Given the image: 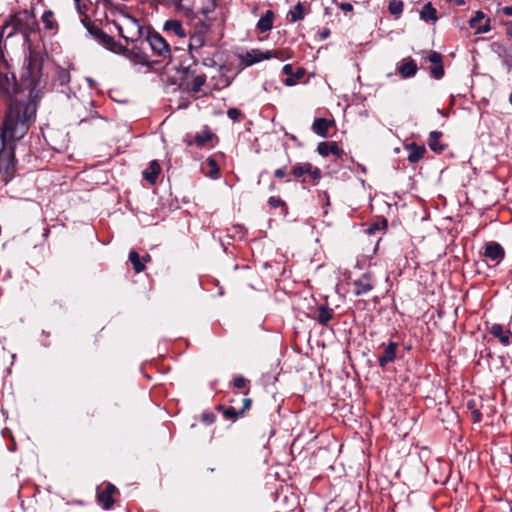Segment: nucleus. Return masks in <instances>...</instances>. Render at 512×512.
<instances>
[{
    "label": "nucleus",
    "instance_id": "nucleus-1",
    "mask_svg": "<svg viewBox=\"0 0 512 512\" xmlns=\"http://www.w3.org/2000/svg\"><path fill=\"white\" fill-rule=\"evenodd\" d=\"M43 64L42 53L29 45L20 75V88L25 93V98L14 100L13 104L7 108V113H15L20 117L35 121L42 90L47 83V76L43 73Z\"/></svg>",
    "mask_w": 512,
    "mask_h": 512
},
{
    "label": "nucleus",
    "instance_id": "nucleus-2",
    "mask_svg": "<svg viewBox=\"0 0 512 512\" xmlns=\"http://www.w3.org/2000/svg\"><path fill=\"white\" fill-rule=\"evenodd\" d=\"M34 121L20 117L15 113H5L0 129V178L3 182H10L17 172L15 157L16 141L22 139Z\"/></svg>",
    "mask_w": 512,
    "mask_h": 512
},
{
    "label": "nucleus",
    "instance_id": "nucleus-3",
    "mask_svg": "<svg viewBox=\"0 0 512 512\" xmlns=\"http://www.w3.org/2000/svg\"><path fill=\"white\" fill-rule=\"evenodd\" d=\"M39 29V23L33 11L22 10L16 12L5 20L1 32L0 39H9L16 34H21L24 41L30 45V36Z\"/></svg>",
    "mask_w": 512,
    "mask_h": 512
},
{
    "label": "nucleus",
    "instance_id": "nucleus-4",
    "mask_svg": "<svg viewBox=\"0 0 512 512\" xmlns=\"http://www.w3.org/2000/svg\"><path fill=\"white\" fill-rule=\"evenodd\" d=\"M14 72L10 70L7 60L0 55V97L9 100L8 108L14 100L25 98Z\"/></svg>",
    "mask_w": 512,
    "mask_h": 512
},
{
    "label": "nucleus",
    "instance_id": "nucleus-5",
    "mask_svg": "<svg viewBox=\"0 0 512 512\" xmlns=\"http://www.w3.org/2000/svg\"><path fill=\"white\" fill-rule=\"evenodd\" d=\"M177 71L180 81L179 86L187 92H199L206 82V75L197 73V59H194L193 65L180 66Z\"/></svg>",
    "mask_w": 512,
    "mask_h": 512
},
{
    "label": "nucleus",
    "instance_id": "nucleus-6",
    "mask_svg": "<svg viewBox=\"0 0 512 512\" xmlns=\"http://www.w3.org/2000/svg\"><path fill=\"white\" fill-rule=\"evenodd\" d=\"M143 41L147 42L154 56L161 61L170 60L172 57L171 47L167 40L157 31L147 29Z\"/></svg>",
    "mask_w": 512,
    "mask_h": 512
},
{
    "label": "nucleus",
    "instance_id": "nucleus-7",
    "mask_svg": "<svg viewBox=\"0 0 512 512\" xmlns=\"http://www.w3.org/2000/svg\"><path fill=\"white\" fill-rule=\"evenodd\" d=\"M210 31V27L208 24L201 22L199 26L196 27V30L190 35L188 51L193 59H196V54L201 52V49L206 44V37L208 32Z\"/></svg>",
    "mask_w": 512,
    "mask_h": 512
},
{
    "label": "nucleus",
    "instance_id": "nucleus-8",
    "mask_svg": "<svg viewBox=\"0 0 512 512\" xmlns=\"http://www.w3.org/2000/svg\"><path fill=\"white\" fill-rule=\"evenodd\" d=\"M119 494H120V492L114 484H112L110 482L105 483L102 488H100V487L97 488V494H96L97 503L104 510H110L115 503L114 496L119 495Z\"/></svg>",
    "mask_w": 512,
    "mask_h": 512
},
{
    "label": "nucleus",
    "instance_id": "nucleus-9",
    "mask_svg": "<svg viewBox=\"0 0 512 512\" xmlns=\"http://www.w3.org/2000/svg\"><path fill=\"white\" fill-rule=\"evenodd\" d=\"M119 35L125 39L127 43H138L144 39L145 33L143 27L135 20L128 22L126 27L117 26Z\"/></svg>",
    "mask_w": 512,
    "mask_h": 512
},
{
    "label": "nucleus",
    "instance_id": "nucleus-10",
    "mask_svg": "<svg viewBox=\"0 0 512 512\" xmlns=\"http://www.w3.org/2000/svg\"><path fill=\"white\" fill-rule=\"evenodd\" d=\"M291 175L295 179H300L305 175H308L312 180L313 184H316L322 177V171L318 167H314L309 162L296 163L291 169Z\"/></svg>",
    "mask_w": 512,
    "mask_h": 512
},
{
    "label": "nucleus",
    "instance_id": "nucleus-11",
    "mask_svg": "<svg viewBox=\"0 0 512 512\" xmlns=\"http://www.w3.org/2000/svg\"><path fill=\"white\" fill-rule=\"evenodd\" d=\"M120 55H123L130 61L134 62L135 64H140L147 67H152L153 61L150 60L148 54L144 52L137 43H134L132 48H126L122 46V49L119 53Z\"/></svg>",
    "mask_w": 512,
    "mask_h": 512
},
{
    "label": "nucleus",
    "instance_id": "nucleus-12",
    "mask_svg": "<svg viewBox=\"0 0 512 512\" xmlns=\"http://www.w3.org/2000/svg\"><path fill=\"white\" fill-rule=\"evenodd\" d=\"M251 398L242 399V407L236 408L235 406L225 407L224 405H218L216 409L220 411L223 416L228 420H237L242 417L244 413L251 408Z\"/></svg>",
    "mask_w": 512,
    "mask_h": 512
},
{
    "label": "nucleus",
    "instance_id": "nucleus-13",
    "mask_svg": "<svg viewBox=\"0 0 512 512\" xmlns=\"http://www.w3.org/2000/svg\"><path fill=\"white\" fill-rule=\"evenodd\" d=\"M483 255L488 261L499 264L505 258V250L498 242L490 241L485 244Z\"/></svg>",
    "mask_w": 512,
    "mask_h": 512
},
{
    "label": "nucleus",
    "instance_id": "nucleus-14",
    "mask_svg": "<svg viewBox=\"0 0 512 512\" xmlns=\"http://www.w3.org/2000/svg\"><path fill=\"white\" fill-rule=\"evenodd\" d=\"M214 138H216V135L210 130V128L205 126L203 130L197 132L193 137H191V135H187L184 142L187 144V146H192L195 144L198 147H204Z\"/></svg>",
    "mask_w": 512,
    "mask_h": 512
},
{
    "label": "nucleus",
    "instance_id": "nucleus-15",
    "mask_svg": "<svg viewBox=\"0 0 512 512\" xmlns=\"http://www.w3.org/2000/svg\"><path fill=\"white\" fill-rule=\"evenodd\" d=\"M490 22V18L482 11H477L469 20V26L475 30V34H483L491 30Z\"/></svg>",
    "mask_w": 512,
    "mask_h": 512
},
{
    "label": "nucleus",
    "instance_id": "nucleus-16",
    "mask_svg": "<svg viewBox=\"0 0 512 512\" xmlns=\"http://www.w3.org/2000/svg\"><path fill=\"white\" fill-rule=\"evenodd\" d=\"M353 286L354 294L360 296L370 292L375 286V281L370 273H364L353 281Z\"/></svg>",
    "mask_w": 512,
    "mask_h": 512
},
{
    "label": "nucleus",
    "instance_id": "nucleus-17",
    "mask_svg": "<svg viewBox=\"0 0 512 512\" xmlns=\"http://www.w3.org/2000/svg\"><path fill=\"white\" fill-rule=\"evenodd\" d=\"M428 61L431 63V77L437 80L441 79L445 73L442 55L437 51H431L428 55Z\"/></svg>",
    "mask_w": 512,
    "mask_h": 512
},
{
    "label": "nucleus",
    "instance_id": "nucleus-18",
    "mask_svg": "<svg viewBox=\"0 0 512 512\" xmlns=\"http://www.w3.org/2000/svg\"><path fill=\"white\" fill-rule=\"evenodd\" d=\"M163 31L168 36H175L179 39H184L188 36L186 29L182 22L178 19H168L163 25Z\"/></svg>",
    "mask_w": 512,
    "mask_h": 512
},
{
    "label": "nucleus",
    "instance_id": "nucleus-19",
    "mask_svg": "<svg viewBox=\"0 0 512 512\" xmlns=\"http://www.w3.org/2000/svg\"><path fill=\"white\" fill-rule=\"evenodd\" d=\"M490 334L496 338L503 346L512 344V332L504 325L494 323L489 330Z\"/></svg>",
    "mask_w": 512,
    "mask_h": 512
},
{
    "label": "nucleus",
    "instance_id": "nucleus-20",
    "mask_svg": "<svg viewBox=\"0 0 512 512\" xmlns=\"http://www.w3.org/2000/svg\"><path fill=\"white\" fill-rule=\"evenodd\" d=\"M270 58H272V52L270 50L263 52L259 49H252L241 57V63L244 66H251L262 60Z\"/></svg>",
    "mask_w": 512,
    "mask_h": 512
},
{
    "label": "nucleus",
    "instance_id": "nucleus-21",
    "mask_svg": "<svg viewBox=\"0 0 512 512\" xmlns=\"http://www.w3.org/2000/svg\"><path fill=\"white\" fill-rule=\"evenodd\" d=\"M283 74L287 75V78L283 80L286 86H294L299 80H301L306 74V70L303 67H298L296 72L293 71L292 64H286L282 68Z\"/></svg>",
    "mask_w": 512,
    "mask_h": 512
},
{
    "label": "nucleus",
    "instance_id": "nucleus-22",
    "mask_svg": "<svg viewBox=\"0 0 512 512\" xmlns=\"http://www.w3.org/2000/svg\"><path fill=\"white\" fill-rule=\"evenodd\" d=\"M317 152L322 157H328L329 155H334L336 158H341L344 154L343 149H341L338 144L334 141H325L320 142L317 145Z\"/></svg>",
    "mask_w": 512,
    "mask_h": 512
},
{
    "label": "nucleus",
    "instance_id": "nucleus-23",
    "mask_svg": "<svg viewBox=\"0 0 512 512\" xmlns=\"http://www.w3.org/2000/svg\"><path fill=\"white\" fill-rule=\"evenodd\" d=\"M398 346V343L392 341L387 344L383 354L378 358V364L382 369H385L389 363L395 361Z\"/></svg>",
    "mask_w": 512,
    "mask_h": 512
},
{
    "label": "nucleus",
    "instance_id": "nucleus-24",
    "mask_svg": "<svg viewBox=\"0 0 512 512\" xmlns=\"http://www.w3.org/2000/svg\"><path fill=\"white\" fill-rule=\"evenodd\" d=\"M335 125L334 120H328L326 118H315L311 130L320 137H327L329 129Z\"/></svg>",
    "mask_w": 512,
    "mask_h": 512
},
{
    "label": "nucleus",
    "instance_id": "nucleus-25",
    "mask_svg": "<svg viewBox=\"0 0 512 512\" xmlns=\"http://www.w3.org/2000/svg\"><path fill=\"white\" fill-rule=\"evenodd\" d=\"M161 172V166L157 160H152L149 166L142 172L143 178L151 185L157 182Z\"/></svg>",
    "mask_w": 512,
    "mask_h": 512
},
{
    "label": "nucleus",
    "instance_id": "nucleus-26",
    "mask_svg": "<svg viewBox=\"0 0 512 512\" xmlns=\"http://www.w3.org/2000/svg\"><path fill=\"white\" fill-rule=\"evenodd\" d=\"M334 317V310L327 305H319L313 317L320 325L326 326Z\"/></svg>",
    "mask_w": 512,
    "mask_h": 512
},
{
    "label": "nucleus",
    "instance_id": "nucleus-27",
    "mask_svg": "<svg viewBox=\"0 0 512 512\" xmlns=\"http://www.w3.org/2000/svg\"><path fill=\"white\" fill-rule=\"evenodd\" d=\"M405 148H406V150L409 151L407 160L410 163H417L418 161H420L426 152L425 146L418 145L414 142L406 144Z\"/></svg>",
    "mask_w": 512,
    "mask_h": 512
},
{
    "label": "nucleus",
    "instance_id": "nucleus-28",
    "mask_svg": "<svg viewBox=\"0 0 512 512\" xmlns=\"http://www.w3.org/2000/svg\"><path fill=\"white\" fill-rule=\"evenodd\" d=\"M275 14L272 10H266V12L260 17L256 24V29L259 33L269 32L273 28Z\"/></svg>",
    "mask_w": 512,
    "mask_h": 512
},
{
    "label": "nucleus",
    "instance_id": "nucleus-29",
    "mask_svg": "<svg viewBox=\"0 0 512 512\" xmlns=\"http://www.w3.org/2000/svg\"><path fill=\"white\" fill-rule=\"evenodd\" d=\"M97 41L106 49L116 54L120 53L123 46L120 43L116 42L112 36L108 35L105 32L100 33V38Z\"/></svg>",
    "mask_w": 512,
    "mask_h": 512
},
{
    "label": "nucleus",
    "instance_id": "nucleus-30",
    "mask_svg": "<svg viewBox=\"0 0 512 512\" xmlns=\"http://www.w3.org/2000/svg\"><path fill=\"white\" fill-rule=\"evenodd\" d=\"M418 67L414 60L410 59L409 61L403 62L397 66V71L400 73L401 77L411 78L416 75Z\"/></svg>",
    "mask_w": 512,
    "mask_h": 512
},
{
    "label": "nucleus",
    "instance_id": "nucleus-31",
    "mask_svg": "<svg viewBox=\"0 0 512 512\" xmlns=\"http://www.w3.org/2000/svg\"><path fill=\"white\" fill-rule=\"evenodd\" d=\"M441 136H442V132H440V131L430 132L429 139H428V146L432 151L441 153L446 149L447 146L444 144H441L439 141Z\"/></svg>",
    "mask_w": 512,
    "mask_h": 512
},
{
    "label": "nucleus",
    "instance_id": "nucleus-32",
    "mask_svg": "<svg viewBox=\"0 0 512 512\" xmlns=\"http://www.w3.org/2000/svg\"><path fill=\"white\" fill-rule=\"evenodd\" d=\"M420 18L424 21L432 22H436L438 20L437 10L430 2L423 5L422 10L420 11Z\"/></svg>",
    "mask_w": 512,
    "mask_h": 512
},
{
    "label": "nucleus",
    "instance_id": "nucleus-33",
    "mask_svg": "<svg viewBox=\"0 0 512 512\" xmlns=\"http://www.w3.org/2000/svg\"><path fill=\"white\" fill-rule=\"evenodd\" d=\"M41 20L43 22L44 28L49 31H57L58 23L54 19V13L52 10H45L42 14Z\"/></svg>",
    "mask_w": 512,
    "mask_h": 512
},
{
    "label": "nucleus",
    "instance_id": "nucleus-34",
    "mask_svg": "<svg viewBox=\"0 0 512 512\" xmlns=\"http://www.w3.org/2000/svg\"><path fill=\"white\" fill-rule=\"evenodd\" d=\"M128 258H129V261L131 262V264L133 266V270L136 274L141 273L145 270V264L141 260V257L137 251L131 250L129 252Z\"/></svg>",
    "mask_w": 512,
    "mask_h": 512
},
{
    "label": "nucleus",
    "instance_id": "nucleus-35",
    "mask_svg": "<svg viewBox=\"0 0 512 512\" xmlns=\"http://www.w3.org/2000/svg\"><path fill=\"white\" fill-rule=\"evenodd\" d=\"M268 204L271 208H281V214L286 216L288 214V206L280 197L271 196L268 199Z\"/></svg>",
    "mask_w": 512,
    "mask_h": 512
},
{
    "label": "nucleus",
    "instance_id": "nucleus-36",
    "mask_svg": "<svg viewBox=\"0 0 512 512\" xmlns=\"http://www.w3.org/2000/svg\"><path fill=\"white\" fill-rule=\"evenodd\" d=\"M404 8V3L401 0H390L388 4V11L391 15H393L396 19H398Z\"/></svg>",
    "mask_w": 512,
    "mask_h": 512
},
{
    "label": "nucleus",
    "instance_id": "nucleus-37",
    "mask_svg": "<svg viewBox=\"0 0 512 512\" xmlns=\"http://www.w3.org/2000/svg\"><path fill=\"white\" fill-rule=\"evenodd\" d=\"M249 383H250V381L248 379H246L243 375H238L234 378L232 384H233V387H235L237 389H244L243 394L245 396H247L250 392Z\"/></svg>",
    "mask_w": 512,
    "mask_h": 512
},
{
    "label": "nucleus",
    "instance_id": "nucleus-38",
    "mask_svg": "<svg viewBox=\"0 0 512 512\" xmlns=\"http://www.w3.org/2000/svg\"><path fill=\"white\" fill-rule=\"evenodd\" d=\"M288 17L291 22H297L304 17L303 5L298 2L292 10L289 11Z\"/></svg>",
    "mask_w": 512,
    "mask_h": 512
},
{
    "label": "nucleus",
    "instance_id": "nucleus-39",
    "mask_svg": "<svg viewBox=\"0 0 512 512\" xmlns=\"http://www.w3.org/2000/svg\"><path fill=\"white\" fill-rule=\"evenodd\" d=\"M71 80L70 72L64 68H58L56 74V82L60 86H67Z\"/></svg>",
    "mask_w": 512,
    "mask_h": 512
},
{
    "label": "nucleus",
    "instance_id": "nucleus-40",
    "mask_svg": "<svg viewBox=\"0 0 512 512\" xmlns=\"http://www.w3.org/2000/svg\"><path fill=\"white\" fill-rule=\"evenodd\" d=\"M205 165L209 168L207 175L211 178H217L219 174V166L213 157H208Z\"/></svg>",
    "mask_w": 512,
    "mask_h": 512
},
{
    "label": "nucleus",
    "instance_id": "nucleus-41",
    "mask_svg": "<svg viewBox=\"0 0 512 512\" xmlns=\"http://www.w3.org/2000/svg\"><path fill=\"white\" fill-rule=\"evenodd\" d=\"M84 25L86 26L88 32L96 39L98 40L100 38V33H103L104 31L99 28L97 25L92 23L89 19L83 20Z\"/></svg>",
    "mask_w": 512,
    "mask_h": 512
},
{
    "label": "nucleus",
    "instance_id": "nucleus-42",
    "mask_svg": "<svg viewBox=\"0 0 512 512\" xmlns=\"http://www.w3.org/2000/svg\"><path fill=\"white\" fill-rule=\"evenodd\" d=\"M105 121H106V119L104 117H102L101 115H99L97 111H91L87 117H84L79 121V125L81 126V125H84L89 122L102 123Z\"/></svg>",
    "mask_w": 512,
    "mask_h": 512
},
{
    "label": "nucleus",
    "instance_id": "nucleus-43",
    "mask_svg": "<svg viewBox=\"0 0 512 512\" xmlns=\"http://www.w3.org/2000/svg\"><path fill=\"white\" fill-rule=\"evenodd\" d=\"M227 116L233 122H240V121L244 120V118H245V115L237 108H229L227 110Z\"/></svg>",
    "mask_w": 512,
    "mask_h": 512
},
{
    "label": "nucleus",
    "instance_id": "nucleus-44",
    "mask_svg": "<svg viewBox=\"0 0 512 512\" xmlns=\"http://www.w3.org/2000/svg\"><path fill=\"white\" fill-rule=\"evenodd\" d=\"M387 227V221L384 219L381 222H376L371 224L367 229L366 233L369 235H374L376 231H382Z\"/></svg>",
    "mask_w": 512,
    "mask_h": 512
},
{
    "label": "nucleus",
    "instance_id": "nucleus-45",
    "mask_svg": "<svg viewBox=\"0 0 512 512\" xmlns=\"http://www.w3.org/2000/svg\"><path fill=\"white\" fill-rule=\"evenodd\" d=\"M199 57H201V62L204 66L212 68L216 66V61L214 60L213 56H210L209 54L205 55L204 52H199L197 54Z\"/></svg>",
    "mask_w": 512,
    "mask_h": 512
},
{
    "label": "nucleus",
    "instance_id": "nucleus-46",
    "mask_svg": "<svg viewBox=\"0 0 512 512\" xmlns=\"http://www.w3.org/2000/svg\"><path fill=\"white\" fill-rule=\"evenodd\" d=\"M215 420H216V415L212 412L205 411L201 414V421L208 425L214 423Z\"/></svg>",
    "mask_w": 512,
    "mask_h": 512
},
{
    "label": "nucleus",
    "instance_id": "nucleus-47",
    "mask_svg": "<svg viewBox=\"0 0 512 512\" xmlns=\"http://www.w3.org/2000/svg\"><path fill=\"white\" fill-rule=\"evenodd\" d=\"M274 176L278 179H285L287 177V165H284L274 171Z\"/></svg>",
    "mask_w": 512,
    "mask_h": 512
},
{
    "label": "nucleus",
    "instance_id": "nucleus-48",
    "mask_svg": "<svg viewBox=\"0 0 512 512\" xmlns=\"http://www.w3.org/2000/svg\"><path fill=\"white\" fill-rule=\"evenodd\" d=\"M339 8L342 10V11H345V12H350L353 10V6L351 3H348V2H343V3H340L339 5Z\"/></svg>",
    "mask_w": 512,
    "mask_h": 512
},
{
    "label": "nucleus",
    "instance_id": "nucleus-49",
    "mask_svg": "<svg viewBox=\"0 0 512 512\" xmlns=\"http://www.w3.org/2000/svg\"><path fill=\"white\" fill-rule=\"evenodd\" d=\"M271 52H272V57H275V58H278V59H281V60L286 59V57L284 55V52L281 51V50H274V51H271Z\"/></svg>",
    "mask_w": 512,
    "mask_h": 512
},
{
    "label": "nucleus",
    "instance_id": "nucleus-50",
    "mask_svg": "<svg viewBox=\"0 0 512 512\" xmlns=\"http://www.w3.org/2000/svg\"><path fill=\"white\" fill-rule=\"evenodd\" d=\"M505 16H512V6H506L502 9Z\"/></svg>",
    "mask_w": 512,
    "mask_h": 512
},
{
    "label": "nucleus",
    "instance_id": "nucleus-51",
    "mask_svg": "<svg viewBox=\"0 0 512 512\" xmlns=\"http://www.w3.org/2000/svg\"><path fill=\"white\" fill-rule=\"evenodd\" d=\"M320 35L322 39H326L330 36V30L328 28H325L324 30H322Z\"/></svg>",
    "mask_w": 512,
    "mask_h": 512
},
{
    "label": "nucleus",
    "instance_id": "nucleus-52",
    "mask_svg": "<svg viewBox=\"0 0 512 512\" xmlns=\"http://www.w3.org/2000/svg\"><path fill=\"white\" fill-rule=\"evenodd\" d=\"M141 260L145 263H148L151 261V256L149 254H146L145 256L141 257Z\"/></svg>",
    "mask_w": 512,
    "mask_h": 512
},
{
    "label": "nucleus",
    "instance_id": "nucleus-53",
    "mask_svg": "<svg viewBox=\"0 0 512 512\" xmlns=\"http://www.w3.org/2000/svg\"><path fill=\"white\" fill-rule=\"evenodd\" d=\"M473 414L475 416V421H479L480 420V412L474 411Z\"/></svg>",
    "mask_w": 512,
    "mask_h": 512
},
{
    "label": "nucleus",
    "instance_id": "nucleus-54",
    "mask_svg": "<svg viewBox=\"0 0 512 512\" xmlns=\"http://www.w3.org/2000/svg\"><path fill=\"white\" fill-rule=\"evenodd\" d=\"M286 135H287V136L289 137V139H291L292 141H294V142H296V141H297V137H296L295 135H293V134H286Z\"/></svg>",
    "mask_w": 512,
    "mask_h": 512
},
{
    "label": "nucleus",
    "instance_id": "nucleus-55",
    "mask_svg": "<svg viewBox=\"0 0 512 512\" xmlns=\"http://www.w3.org/2000/svg\"><path fill=\"white\" fill-rule=\"evenodd\" d=\"M456 4L459 5V6H462L465 4V1L464 0H455Z\"/></svg>",
    "mask_w": 512,
    "mask_h": 512
},
{
    "label": "nucleus",
    "instance_id": "nucleus-56",
    "mask_svg": "<svg viewBox=\"0 0 512 512\" xmlns=\"http://www.w3.org/2000/svg\"><path fill=\"white\" fill-rule=\"evenodd\" d=\"M324 195H325V197H326V198H325V201H327V204H329V197H328L327 192H324Z\"/></svg>",
    "mask_w": 512,
    "mask_h": 512
},
{
    "label": "nucleus",
    "instance_id": "nucleus-57",
    "mask_svg": "<svg viewBox=\"0 0 512 512\" xmlns=\"http://www.w3.org/2000/svg\"><path fill=\"white\" fill-rule=\"evenodd\" d=\"M509 102H510V104L512 105V92H511V93H510V95H509Z\"/></svg>",
    "mask_w": 512,
    "mask_h": 512
},
{
    "label": "nucleus",
    "instance_id": "nucleus-58",
    "mask_svg": "<svg viewBox=\"0 0 512 512\" xmlns=\"http://www.w3.org/2000/svg\"><path fill=\"white\" fill-rule=\"evenodd\" d=\"M274 188H275V184H274V183H271V184H270V190H274Z\"/></svg>",
    "mask_w": 512,
    "mask_h": 512
},
{
    "label": "nucleus",
    "instance_id": "nucleus-59",
    "mask_svg": "<svg viewBox=\"0 0 512 512\" xmlns=\"http://www.w3.org/2000/svg\"><path fill=\"white\" fill-rule=\"evenodd\" d=\"M76 2H79L80 0H75Z\"/></svg>",
    "mask_w": 512,
    "mask_h": 512
}]
</instances>
